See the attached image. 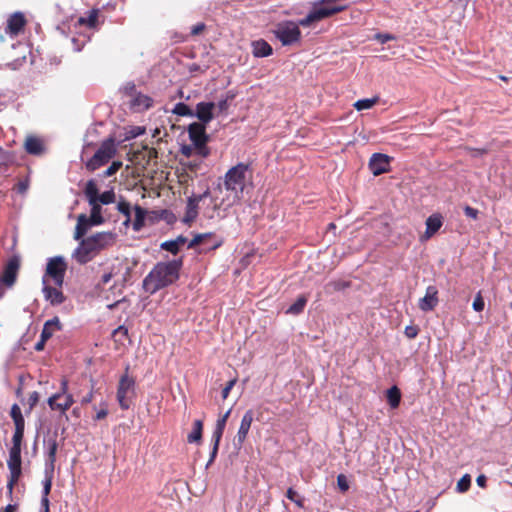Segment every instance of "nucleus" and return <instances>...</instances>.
Segmentation results:
<instances>
[{
	"instance_id": "obj_5",
	"label": "nucleus",
	"mask_w": 512,
	"mask_h": 512,
	"mask_svg": "<svg viewBox=\"0 0 512 512\" xmlns=\"http://www.w3.org/2000/svg\"><path fill=\"white\" fill-rule=\"evenodd\" d=\"M250 178L251 171L249 170V166L244 163H239L226 172L223 185H219L218 190L220 194H223L224 190H230L243 195L246 183Z\"/></svg>"
},
{
	"instance_id": "obj_14",
	"label": "nucleus",
	"mask_w": 512,
	"mask_h": 512,
	"mask_svg": "<svg viewBox=\"0 0 512 512\" xmlns=\"http://www.w3.org/2000/svg\"><path fill=\"white\" fill-rule=\"evenodd\" d=\"M62 287L54 285L52 282L42 281V292L44 298L52 306H58L65 301V296L61 290Z\"/></svg>"
},
{
	"instance_id": "obj_10",
	"label": "nucleus",
	"mask_w": 512,
	"mask_h": 512,
	"mask_svg": "<svg viewBox=\"0 0 512 512\" xmlns=\"http://www.w3.org/2000/svg\"><path fill=\"white\" fill-rule=\"evenodd\" d=\"M84 194L88 200L89 205L91 206V214L88 217L91 220V223L94 225H100L103 223L104 219L102 217V208L101 204L96 201V182L95 180H89L84 189Z\"/></svg>"
},
{
	"instance_id": "obj_63",
	"label": "nucleus",
	"mask_w": 512,
	"mask_h": 512,
	"mask_svg": "<svg viewBox=\"0 0 512 512\" xmlns=\"http://www.w3.org/2000/svg\"><path fill=\"white\" fill-rule=\"evenodd\" d=\"M21 438H22V435H20V433H19V432H17V430H16V431H15V434H14V436H13L14 444H15V443H19V444H20Z\"/></svg>"
},
{
	"instance_id": "obj_64",
	"label": "nucleus",
	"mask_w": 512,
	"mask_h": 512,
	"mask_svg": "<svg viewBox=\"0 0 512 512\" xmlns=\"http://www.w3.org/2000/svg\"><path fill=\"white\" fill-rule=\"evenodd\" d=\"M115 334L117 333H121L123 335H126L127 334V329L124 328L123 326H120L118 327L115 331H114Z\"/></svg>"
},
{
	"instance_id": "obj_46",
	"label": "nucleus",
	"mask_w": 512,
	"mask_h": 512,
	"mask_svg": "<svg viewBox=\"0 0 512 512\" xmlns=\"http://www.w3.org/2000/svg\"><path fill=\"white\" fill-rule=\"evenodd\" d=\"M228 107V98L221 99L217 103H215V110L217 111V114L226 112Z\"/></svg>"
},
{
	"instance_id": "obj_8",
	"label": "nucleus",
	"mask_w": 512,
	"mask_h": 512,
	"mask_svg": "<svg viewBox=\"0 0 512 512\" xmlns=\"http://www.w3.org/2000/svg\"><path fill=\"white\" fill-rule=\"evenodd\" d=\"M135 397V380L125 373L119 380L117 389V401L123 410L130 408Z\"/></svg>"
},
{
	"instance_id": "obj_34",
	"label": "nucleus",
	"mask_w": 512,
	"mask_h": 512,
	"mask_svg": "<svg viewBox=\"0 0 512 512\" xmlns=\"http://www.w3.org/2000/svg\"><path fill=\"white\" fill-rule=\"evenodd\" d=\"M172 113L178 116L194 117V110H192L188 105L181 102L177 103L174 106Z\"/></svg>"
},
{
	"instance_id": "obj_49",
	"label": "nucleus",
	"mask_w": 512,
	"mask_h": 512,
	"mask_svg": "<svg viewBox=\"0 0 512 512\" xmlns=\"http://www.w3.org/2000/svg\"><path fill=\"white\" fill-rule=\"evenodd\" d=\"M375 39L378 40L380 43L384 44L390 40L395 39V37L392 34L378 33L375 35Z\"/></svg>"
},
{
	"instance_id": "obj_13",
	"label": "nucleus",
	"mask_w": 512,
	"mask_h": 512,
	"mask_svg": "<svg viewBox=\"0 0 512 512\" xmlns=\"http://www.w3.org/2000/svg\"><path fill=\"white\" fill-rule=\"evenodd\" d=\"M20 259L18 256H12L6 263L0 278V283L8 288L12 287L16 281Z\"/></svg>"
},
{
	"instance_id": "obj_16",
	"label": "nucleus",
	"mask_w": 512,
	"mask_h": 512,
	"mask_svg": "<svg viewBox=\"0 0 512 512\" xmlns=\"http://www.w3.org/2000/svg\"><path fill=\"white\" fill-rule=\"evenodd\" d=\"M215 103L214 102H199L196 105V109L194 111V117H196L199 122L204 125L208 124L215 116Z\"/></svg>"
},
{
	"instance_id": "obj_4",
	"label": "nucleus",
	"mask_w": 512,
	"mask_h": 512,
	"mask_svg": "<svg viewBox=\"0 0 512 512\" xmlns=\"http://www.w3.org/2000/svg\"><path fill=\"white\" fill-rule=\"evenodd\" d=\"M241 198V194L230 190H224L223 194H220L217 188L210 199V204L204 211V215L209 219L224 218L226 212L237 204Z\"/></svg>"
},
{
	"instance_id": "obj_17",
	"label": "nucleus",
	"mask_w": 512,
	"mask_h": 512,
	"mask_svg": "<svg viewBox=\"0 0 512 512\" xmlns=\"http://www.w3.org/2000/svg\"><path fill=\"white\" fill-rule=\"evenodd\" d=\"M210 195L209 190L199 195H194L188 198L186 213L184 217L185 222L193 221L198 215V205Z\"/></svg>"
},
{
	"instance_id": "obj_36",
	"label": "nucleus",
	"mask_w": 512,
	"mask_h": 512,
	"mask_svg": "<svg viewBox=\"0 0 512 512\" xmlns=\"http://www.w3.org/2000/svg\"><path fill=\"white\" fill-rule=\"evenodd\" d=\"M117 210L123 214L124 216H126V221H125V224H127L129 221H130V217H131V206L128 202L126 201H119L118 204H117Z\"/></svg>"
},
{
	"instance_id": "obj_25",
	"label": "nucleus",
	"mask_w": 512,
	"mask_h": 512,
	"mask_svg": "<svg viewBox=\"0 0 512 512\" xmlns=\"http://www.w3.org/2000/svg\"><path fill=\"white\" fill-rule=\"evenodd\" d=\"M59 330H61L60 320L58 317H54L53 319L45 322L40 336L43 340H48L56 331Z\"/></svg>"
},
{
	"instance_id": "obj_47",
	"label": "nucleus",
	"mask_w": 512,
	"mask_h": 512,
	"mask_svg": "<svg viewBox=\"0 0 512 512\" xmlns=\"http://www.w3.org/2000/svg\"><path fill=\"white\" fill-rule=\"evenodd\" d=\"M337 484L341 491L345 492L349 489V484L345 475L340 474L337 477Z\"/></svg>"
},
{
	"instance_id": "obj_45",
	"label": "nucleus",
	"mask_w": 512,
	"mask_h": 512,
	"mask_svg": "<svg viewBox=\"0 0 512 512\" xmlns=\"http://www.w3.org/2000/svg\"><path fill=\"white\" fill-rule=\"evenodd\" d=\"M113 278V274L112 272H106L104 273L102 276H101V279L100 281L98 282L97 284V287L100 288V289H105L106 285H108L110 283V281L112 280Z\"/></svg>"
},
{
	"instance_id": "obj_42",
	"label": "nucleus",
	"mask_w": 512,
	"mask_h": 512,
	"mask_svg": "<svg viewBox=\"0 0 512 512\" xmlns=\"http://www.w3.org/2000/svg\"><path fill=\"white\" fill-rule=\"evenodd\" d=\"M484 307H485L484 299H483V297L481 295V292H478L477 295L474 298L473 303H472V308L476 312H481V311L484 310Z\"/></svg>"
},
{
	"instance_id": "obj_11",
	"label": "nucleus",
	"mask_w": 512,
	"mask_h": 512,
	"mask_svg": "<svg viewBox=\"0 0 512 512\" xmlns=\"http://www.w3.org/2000/svg\"><path fill=\"white\" fill-rule=\"evenodd\" d=\"M7 465L10 471V478L7 487L12 491L13 486L21 475V448L19 443L13 444L10 449Z\"/></svg>"
},
{
	"instance_id": "obj_62",
	"label": "nucleus",
	"mask_w": 512,
	"mask_h": 512,
	"mask_svg": "<svg viewBox=\"0 0 512 512\" xmlns=\"http://www.w3.org/2000/svg\"><path fill=\"white\" fill-rule=\"evenodd\" d=\"M42 505H43V507L45 508V512H49V500H48V496L43 495V498H42Z\"/></svg>"
},
{
	"instance_id": "obj_58",
	"label": "nucleus",
	"mask_w": 512,
	"mask_h": 512,
	"mask_svg": "<svg viewBox=\"0 0 512 512\" xmlns=\"http://www.w3.org/2000/svg\"><path fill=\"white\" fill-rule=\"evenodd\" d=\"M486 476L485 475H479L476 479V483L478 486L484 488L486 486Z\"/></svg>"
},
{
	"instance_id": "obj_53",
	"label": "nucleus",
	"mask_w": 512,
	"mask_h": 512,
	"mask_svg": "<svg viewBox=\"0 0 512 512\" xmlns=\"http://www.w3.org/2000/svg\"><path fill=\"white\" fill-rule=\"evenodd\" d=\"M465 215L469 218L476 219L478 215V210L474 209L470 206H466L464 209Z\"/></svg>"
},
{
	"instance_id": "obj_18",
	"label": "nucleus",
	"mask_w": 512,
	"mask_h": 512,
	"mask_svg": "<svg viewBox=\"0 0 512 512\" xmlns=\"http://www.w3.org/2000/svg\"><path fill=\"white\" fill-rule=\"evenodd\" d=\"M390 165V158L385 154L375 153L369 161V168L375 175H381L388 171Z\"/></svg>"
},
{
	"instance_id": "obj_32",
	"label": "nucleus",
	"mask_w": 512,
	"mask_h": 512,
	"mask_svg": "<svg viewBox=\"0 0 512 512\" xmlns=\"http://www.w3.org/2000/svg\"><path fill=\"white\" fill-rule=\"evenodd\" d=\"M134 213H135V220L133 223V228L135 231H139L142 228V226L144 225V221H145L147 212L142 207L136 205L134 207Z\"/></svg>"
},
{
	"instance_id": "obj_3",
	"label": "nucleus",
	"mask_w": 512,
	"mask_h": 512,
	"mask_svg": "<svg viewBox=\"0 0 512 512\" xmlns=\"http://www.w3.org/2000/svg\"><path fill=\"white\" fill-rule=\"evenodd\" d=\"M116 235L113 232H99L86 239H82L75 249L73 257L80 264L89 262L101 250L115 243Z\"/></svg>"
},
{
	"instance_id": "obj_27",
	"label": "nucleus",
	"mask_w": 512,
	"mask_h": 512,
	"mask_svg": "<svg viewBox=\"0 0 512 512\" xmlns=\"http://www.w3.org/2000/svg\"><path fill=\"white\" fill-rule=\"evenodd\" d=\"M10 415L14 421L15 427L17 428V432L20 433V435H23L24 431V418L22 416V412L20 407L17 404H14L11 407Z\"/></svg>"
},
{
	"instance_id": "obj_38",
	"label": "nucleus",
	"mask_w": 512,
	"mask_h": 512,
	"mask_svg": "<svg viewBox=\"0 0 512 512\" xmlns=\"http://www.w3.org/2000/svg\"><path fill=\"white\" fill-rule=\"evenodd\" d=\"M376 103L375 99H361L354 103V107L358 110L370 109Z\"/></svg>"
},
{
	"instance_id": "obj_7",
	"label": "nucleus",
	"mask_w": 512,
	"mask_h": 512,
	"mask_svg": "<svg viewBox=\"0 0 512 512\" xmlns=\"http://www.w3.org/2000/svg\"><path fill=\"white\" fill-rule=\"evenodd\" d=\"M116 154V147L113 139L104 141L93 157L86 163L89 171H95L108 163Z\"/></svg>"
},
{
	"instance_id": "obj_24",
	"label": "nucleus",
	"mask_w": 512,
	"mask_h": 512,
	"mask_svg": "<svg viewBox=\"0 0 512 512\" xmlns=\"http://www.w3.org/2000/svg\"><path fill=\"white\" fill-rule=\"evenodd\" d=\"M252 54L255 57H267L272 54V47L265 40H256L252 44Z\"/></svg>"
},
{
	"instance_id": "obj_56",
	"label": "nucleus",
	"mask_w": 512,
	"mask_h": 512,
	"mask_svg": "<svg viewBox=\"0 0 512 512\" xmlns=\"http://www.w3.org/2000/svg\"><path fill=\"white\" fill-rule=\"evenodd\" d=\"M205 26L203 23L196 24L192 27L191 33L193 35H198L204 30Z\"/></svg>"
},
{
	"instance_id": "obj_55",
	"label": "nucleus",
	"mask_w": 512,
	"mask_h": 512,
	"mask_svg": "<svg viewBox=\"0 0 512 512\" xmlns=\"http://www.w3.org/2000/svg\"><path fill=\"white\" fill-rule=\"evenodd\" d=\"M29 187V183L27 180L21 181L17 185V190L19 193H25Z\"/></svg>"
},
{
	"instance_id": "obj_30",
	"label": "nucleus",
	"mask_w": 512,
	"mask_h": 512,
	"mask_svg": "<svg viewBox=\"0 0 512 512\" xmlns=\"http://www.w3.org/2000/svg\"><path fill=\"white\" fill-rule=\"evenodd\" d=\"M203 423L201 420H195L192 431L188 434L187 440L189 443L198 442L202 438Z\"/></svg>"
},
{
	"instance_id": "obj_61",
	"label": "nucleus",
	"mask_w": 512,
	"mask_h": 512,
	"mask_svg": "<svg viewBox=\"0 0 512 512\" xmlns=\"http://www.w3.org/2000/svg\"><path fill=\"white\" fill-rule=\"evenodd\" d=\"M46 341H47V340H43V338H41V337H40V340H39V341L36 343V345H35V349H36L37 351H41V350H43V348H44V345H45V342H46Z\"/></svg>"
},
{
	"instance_id": "obj_40",
	"label": "nucleus",
	"mask_w": 512,
	"mask_h": 512,
	"mask_svg": "<svg viewBox=\"0 0 512 512\" xmlns=\"http://www.w3.org/2000/svg\"><path fill=\"white\" fill-rule=\"evenodd\" d=\"M160 248L162 250L168 251L172 254H177L178 251L180 250L179 247L177 246L176 242L174 241V239L161 243Z\"/></svg>"
},
{
	"instance_id": "obj_6",
	"label": "nucleus",
	"mask_w": 512,
	"mask_h": 512,
	"mask_svg": "<svg viewBox=\"0 0 512 512\" xmlns=\"http://www.w3.org/2000/svg\"><path fill=\"white\" fill-rule=\"evenodd\" d=\"M66 270L67 263L62 256L49 258L42 281L46 280V282H52L54 285L62 287Z\"/></svg>"
},
{
	"instance_id": "obj_52",
	"label": "nucleus",
	"mask_w": 512,
	"mask_h": 512,
	"mask_svg": "<svg viewBox=\"0 0 512 512\" xmlns=\"http://www.w3.org/2000/svg\"><path fill=\"white\" fill-rule=\"evenodd\" d=\"M145 132V129L143 127H133L130 132H129V136H127V138H136L140 135H142L143 133Z\"/></svg>"
},
{
	"instance_id": "obj_44",
	"label": "nucleus",
	"mask_w": 512,
	"mask_h": 512,
	"mask_svg": "<svg viewBox=\"0 0 512 512\" xmlns=\"http://www.w3.org/2000/svg\"><path fill=\"white\" fill-rule=\"evenodd\" d=\"M286 497L293 501L297 506L299 507H302L303 506V502H302V499L300 498V496L297 494V492L295 490H293L292 488H289L286 492Z\"/></svg>"
},
{
	"instance_id": "obj_59",
	"label": "nucleus",
	"mask_w": 512,
	"mask_h": 512,
	"mask_svg": "<svg viewBox=\"0 0 512 512\" xmlns=\"http://www.w3.org/2000/svg\"><path fill=\"white\" fill-rule=\"evenodd\" d=\"M108 414V411L107 409L103 408V409H100L97 414H96V419L97 420H101V419H104Z\"/></svg>"
},
{
	"instance_id": "obj_33",
	"label": "nucleus",
	"mask_w": 512,
	"mask_h": 512,
	"mask_svg": "<svg viewBox=\"0 0 512 512\" xmlns=\"http://www.w3.org/2000/svg\"><path fill=\"white\" fill-rule=\"evenodd\" d=\"M387 400L391 406V408H397L399 406L401 400L400 390L393 386L387 391Z\"/></svg>"
},
{
	"instance_id": "obj_23",
	"label": "nucleus",
	"mask_w": 512,
	"mask_h": 512,
	"mask_svg": "<svg viewBox=\"0 0 512 512\" xmlns=\"http://www.w3.org/2000/svg\"><path fill=\"white\" fill-rule=\"evenodd\" d=\"M442 226L441 218L437 215H431L426 220V231L421 237L422 240L429 239Z\"/></svg>"
},
{
	"instance_id": "obj_29",
	"label": "nucleus",
	"mask_w": 512,
	"mask_h": 512,
	"mask_svg": "<svg viewBox=\"0 0 512 512\" xmlns=\"http://www.w3.org/2000/svg\"><path fill=\"white\" fill-rule=\"evenodd\" d=\"M98 14L99 11L97 9H92L86 17H80L78 23L80 25H86L89 28H94L98 23Z\"/></svg>"
},
{
	"instance_id": "obj_2",
	"label": "nucleus",
	"mask_w": 512,
	"mask_h": 512,
	"mask_svg": "<svg viewBox=\"0 0 512 512\" xmlns=\"http://www.w3.org/2000/svg\"><path fill=\"white\" fill-rule=\"evenodd\" d=\"M181 266L180 259L156 264L143 281L144 289L153 294L172 284L178 279Z\"/></svg>"
},
{
	"instance_id": "obj_26",
	"label": "nucleus",
	"mask_w": 512,
	"mask_h": 512,
	"mask_svg": "<svg viewBox=\"0 0 512 512\" xmlns=\"http://www.w3.org/2000/svg\"><path fill=\"white\" fill-rule=\"evenodd\" d=\"M25 149L29 154L40 155L44 151L43 142L37 137H28L25 141Z\"/></svg>"
},
{
	"instance_id": "obj_39",
	"label": "nucleus",
	"mask_w": 512,
	"mask_h": 512,
	"mask_svg": "<svg viewBox=\"0 0 512 512\" xmlns=\"http://www.w3.org/2000/svg\"><path fill=\"white\" fill-rule=\"evenodd\" d=\"M57 447H58V445H57L56 440L48 441V459H49V462L52 467H53V463L55 461Z\"/></svg>"
},
{
	"instance_id": "obj_54",
	"label": "nucleus",
	"mask_w": 512,
	"mask_h": 512,
	"mask_svg": "<svg viewBox=\"0 0 512 512\" xmlns=\"http://www.w3.org/2000/svg\"><path fill=\"white\" fill-rule=\"evenodd\" d=\"M405 334L408 338L413 339L417 336L418 330H417V328H415L413 326H407L405 328Z\"/></svg>"
},
{
	"instance_id": "obj_28",
	"label": "nucleus",
	"mask_w": 512,
	"mask_h": 512,
	"mask_svg": "<svg viewBox=\"0 0 512 512\" xmlns=\"http://www.w3.org/2000/svg\"><path fill=\"white\" fill-rule=\"evenodd\" d=\"M116 200V195L113 189L103 192L99 195L98 187L96 186V201L101 205H108L114 203Z\"/></svg>"
},
{
	"instance_id": "obj_43",
	"label": "nucleus",
	"mask_w": 512,
	"mask_h": 512,
	"mask_svg": "<svg viewBox=\"0 0 512 512\" xmlns=\"http://www.w3.org/2000/svg\"><path fill=\"white\" fill-rule=\"evenodd\" d=\"M220 440H221L220 437L216 438L215 436H212L213 447H212V451L210 453V459L207 463V466H209L214 461V459L218 453Z\"/></svg>"
},
{
	"instance_id": "obj_31",
	"label": "nucleus",
	"mask_w": 512,
	"mask_h": 512,
	"mask_svg": "<svg viewBox=\"0 0 512 512\" xmlns=\"http://www.w3.org/2000/svg\"><path fill=\"white\" fill-rule=\"evenodd\" d=\"M230 413H231V409L226 411L222 416H220L218 418L212 436H215L216 438H218V437L222 438V435H223V432H224V429H225V426H226V423H227Z\"/></svg>"
},
{
	"instance_id": "obj_57",
	"label": "nucleus",
	"mask_w": 512,
	"mask_h": 512,
	"mask_svg": "<svg viewBox=\"0 0 512 512\" xmlns=\"http://www.w3.org/2000/svg\"><path fill=\"white\" fill-rule=\"evenodd\" d=\"M39 400V394L37 392H32L29 396V404L32 408Z\"/></svg>"
},
{
	"instance_id": "obj_15",
	"label": "nucleus",
	"mask_w": 512,
	"mask_h": 512,
	"mask_svg": "<svg viewBox=\"0 0 512 512\" xmlns=\"http://www.w3.org/2000/svg\"><path fill=\"white\" fill-rule=\"evenodd\" d=\"M253 418H254V414H253L252 410L246 411L245 414L243 415L241 422H240V427H239L238 432L234 439L235 448L240 449L242 447V445L248 435V432L251 428Z\"/></svg>"
},
{
	"instance_id": "obj_12",
	"label": "nucleus",
	"mask_w": 512,
	"mask_h": 512,
	"mask_svg": "<svg viewBox=\"0 0 512 512\" xmlns=\"http://www.w3.org/2000/svg\"><path fill=\"white\" fill-rule=\"evenodd\" d=\"M188 134L190 140L194 143L198 152L201 156L206 157L208 155L205 144L207 142L206 125L198 122L191 123L188 126Z\"/></svg>"
},
{
	"instance_id": "obj_1",
	"label": "nucleus",
	"mask_w": 512,
	"mask_h": 512,
	"mask_svg": "<svg viewBox=\"0 0 512 512\" xmlns=\"http://www.w3.org/2000/svg\"><path fill=\"white\" fill-rule=\"evenodd\" d=\"M344 7H316L299 22L284 21L277 24L274 34L283 45H294L300 41L301 32L299 26L308 27L327 17L343 11Z\"/></svg>"
},
{
	"instance_id": "obj_48",
	"label": "nucleus",
	"mask_w": 512,
	"mask_h": 512,
	"mask_svg": "<svg viewBox=\"0 0 512 512\" xmlns=\"http://www.w3.org/2000/svg\"><path fill=\"white\" fill-rule=\"evenodd\" d=\"M52 485V477L51 475L46 474L45 480L43 482V495L48 496L51 490Z\"/></svg>"
},
{
	"instance_id": "obj_50",
	"label": "nucleus",
	"mask_w": 512,
	"mask_h": 512,
	"mask_svg": "<svg viewBox=\"0 0 512 512\" xmlns=\"http://www.w3.org/2000/svg\"><path fill=\"white\" fill-rule=\"evenodd\" d=\"M235 383H236V379H232L226 384V386L222 390V398L223 399H226L228 397V395H229L231 389L234 387Z\"/></svg>"
},
{
	"instance_id": "obj_20",
	"label": "nucleus",
	"mask_w": 512,
	"mask_h": 512,
	"mask_svg": "<svg viewBox=\"0 0 512 512\" xmlns=\"http://www.w3.org/2000/svg\"><path fill=\"white\" fill-rule=\"evenodd\" d=\"M26 20L21 12L13 13L7 20L6 33L12 37L18 35L24 28Z\"/></svg>"
},
{
	"instance_id": "obj_35",
	"label": "nucleus",
	"mask_w": 512,
	"mask_h": 512,
	"mask_svg": "<svg viewBox=\"0 0 512 512\" xmlns=\"http://www.w3.org/2000/svg\"><path fill=\"white\" fill-rule=\"evenodd\" d=\"M307 303V299L304 296L299 297L294 304H292L288 309L287 313L297 315L303 311L305 305Z\"/></svg>"
},
{
	"instance_id": "obj_41",
	"label": "nucleus",
	"mask_w": 512,
	"mask_h": 512,
	"mask_svg": "<svg viewBox=\"0 0 512 512\" xmlns=\"http://www.w3.org/2000/svg\"><path fill=\"white\" fill-rule=\"evenodd\" d=\"M122 167L121 161H114L112 164L103 172L102 177H111L117 173V171Z\"/></svg>"
},
{
	"instance_id": "obj_37",
	"label": "nucleus",
	"mask_w": 512,
	"mask_h": 512,
	"mask_svg": "<svg viewBox=\"0 0 512 512\" xmlns=\"http://www.w3.org/2000/svg\"><path fill=\"white\" fill-rule=\"evenodd\" d=\"M471 485V477L468 474H465L458 482L456 489L458 492L463 493L466 492Z\"/></svg>"
},
{
	"instance_id": "obj_22",
	"label": "nucleus",
	"mask_w": 512,
	"mask_h": 512,
	"mask_svg": "<svg viewBox=\"0 0 512 512\" xmlns=\"http://www.w3.org/2000/svg\"><path fill=\"white\" fill-rule=\"evenodd\" d=\"M91 226H94V224L91 223V220L85 214L79 215L75 228L74 238L76 240H82L83 236Z\"/></svg>"
},
{
	"instance_id": "obj_9",
	"label": "nucleus",
	"mask_w": 512,
	"mask_h": 512,
	"mask_svg": "<svg viewBox=\"0 0 512 512\" xmlns=\"http://www.w3.org/2000/svg\"><path fill=\"white\" fill-rule=\"evenodd\" d=\"M74 403L73 395L68 392V381H61L60 391L48 398V405L54 411L65 413Z\"/></svg>"
},
{
	"instance_id": "obj_51",
	"label": "nucleus",
	"mask_w": 512,
	"mask_h": 512,
	"mask_svg": "<svg viewBox=\"0 0 512 512\" xmlns=\"http://www.w3.org/2000/svg\"><path fill=\"white\" fill-rule=\"evenodd\" d=\"M137 105L142 106L144 108H149L151 106V99L147 96H140L137 98Z\"/></svg>"
},
{
	"instance_id": "obj_19",
	"label": "nucleus",
	"mask_w": 512,
	"mask_h": 512,
	"mask_svg": "<svg viewBox=\"0 0 512 512\" xmlns=\"http://www.w3.org/2000/svg\"><path fill=\"white\" fill-rule=\"evenodd\" d=\"M438 291L435 286H428L424 297L419 300V308L424 311H431L438 304Z\"/></svg>"
},
{
	"instance_id": "obj_21",
	"label": "nucleus",
	"mask_w": 512,
	"mask_h": 512,
	"mask_svg": "<svg viewBox=\"0 0 512 512\" xmlns=\"http://www.w3.org/2000/svg\"><path fill=\"white\" fill-rule=\"evenodd\" d=\"M211 236L210 233H204V234H197L194 236V238L188 242L187 238L179 235L177 238L174 239L179 249L184 246L186 243H188L187 248L192 249L196 246L203 244L206 239H208Z\"/></svg>"
},
{
	"instance_id": "obj_60",
	"label": "nucleus",
	"mask_w": 512,
	"mask_h": 512,
	"mask_svg": "<svg viewBox=\"0 0 512 512\" xmlns=\"http://www.w3.org/2000/svg\"><path fill=\"white\" fill-rule=\"evenodd\" d=\"M92 399H93V393H92V391H90L87 395H85L82 398L81 403L83 405L88 404V403H90L92 401Z\"/></svg>"
}]
</instances>
